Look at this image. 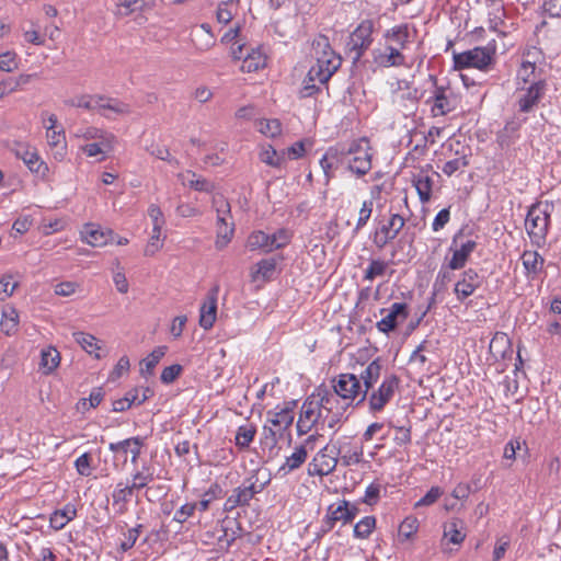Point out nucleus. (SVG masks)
Instances as JSON below:
<instances>
[{
  "mask_svg": "<svg viewBox=\"0 0 561 561\" xmlns=\"http://www.w3.org/2000/svg\"><path fill=\"white\" fill-rule=\"evenodd\" d=\"M343 447H336L335 445H325L320 449L308 463V474L310 477H324L332 473L339 462L337 456L342 454Z\"/></svg>",
  "mask_w": 561,
  "mask_h": 561,
  "instance_id": "4",
  "label": "nucleus"
},
{
  "mask_svg": "<svg viewBox=\"0 0 561 561\" xmlns=\"http://www.w3.org/2000/svg\"><path fill=\"white\" fill-rule=\"evenodd\" d=\"M219 294V286L215 285L207 294L206 300L199 308V325L204 330L213 328L217 319V299Z\"/></svg>",
  "mask_w": 561,
  "mask_h": 561,
  "instance_id": "16",
  "label": "nucleus"
},
{
  "mask_svg": "<svg viewBox=\"0 0 561 561\" xmlns=\"http://www.w3.org/2000/svg\"><path fill=\"white\" fill-rule=\"evenodd\" d=\"M469 164V161L467 159V156L463 154L461 157H458V158H455L453 160H449L447 161L442 171L447 175V176H451L454 173H456L457 171L461 170V169H465L466 167H468Z\"/></svg>",
  "mask_w": 561,
  "mask_h": 561,
  "instance_id": "56",
  "label": "nucleus"
},
{
  "mask_svg": "<svg viewBox=\"0 0 561 561\" xmlns=\"http://www.w3.org/2000/svg\"><path fill=\"white\" fill-rule=\"evenodd\" d=\"M47 142L54 150L55 159L62 160L66 154V137L62 128L46 130Z\"/></svg>",
  "mask_w": 561,
  "mask_h": 561,
  "instance_id": "27",
  "label": "nucleus"
},
{
  "mask_svg": "<svg viewBox=\"0 0 561 561\" xmlns=\"http://www.w3.org/2000/svg\"><path fill=\"white\" fill-rule=\"evenodd\" d=\"M167 351V346H158L146 358H144L140 363L141 374L152 375L154 367L160 362V359L165 355Z\"/></svg>",
  "mask_w": 561,
  "mask_h": 561,
  "instance_id": "36",
  "label": "nucleus"
},
{
  "mask_svg": "<svg viewBox=\"0 0 561 561\" xmlns=\"http://www.w3.org/2000/svg\"><path fill=\"white\" fill-rule=\"evenodd\" d=\"M494 51L489 47H474L462 53L453 54L454 68L461 70L465 68L485 69L493 60Z\"/></svg>",
  "mask_w": 561,
  "mask_h": 561,
  "instance_id": "6",
  "label": "nucleus"
},
{
  "mask_svg": "<svg viewBox=\"0 0 561 561\" xmlns=\"http://www.w3.org/2000/svg\"><path fill=\"white\" fill-rule=\"evenodd\" d=\"M374 62L379 67H401L405 65V57L398 47L388 44L385 48L373 50Z\"/></svg>",
  "mask_w": 561,
  "mask_h": 561,
  "instance_id": "15",
  "label": "nucleus"
},
{
  "mask_svg": "<svg viewBox=\"0 0 561 561\" xmlns=\"http://www.w3.org/2000/svg\"><path fill=\"white\" fill-rule=\"evenodd\" d=\"M312 48L317 64L308 72L311 81L327 83L341 66V58L332 50L329 38L319 36L313 41Z\"/></svg>",
  "mask_w": 561,
  "mask_h": 561,
  "instance_id": "2",
  "label": "nucleus"
},
{
  "mask_svg": "<svg viewBox=\"0 0 561 561\" xmlns=\"http://www.w3.org/2000/svg\"><path fill=\"white\" fill-rule=\"evenodd\" d=\"M455 108V98L451 91L444 88H437L433 96L432 114L443 116Z\"/></svg>",
  "mask_w": 561,
  "mask_h": 561,
  "instance_id": "20",
  "label": "nucleus"
},
{
  "mask_svg": "<svg viewBox=\"0 0 561 561\" xmlns=\"http://www.w3.org/2000/svg\"><path fill=\"white\" fill-rule=\"evenodd\" d=\"M390 263L380 259L370 260L364 273V280L373 282L376 277L383 276Z\"/></svg>",
  "mask_w": 561,
  "mask_h": 561,
  "instance_id": "39",
  "label": "nucleus"
},
{
  "mask_svg": "<svg viewBox=\"0 0 561 561\" xmlns=\"http://www.w3.org/2000/svg\"><path fill=\"white\" fill-rule=\"evenodd\" d=\"M373 207H374L373 199L363 202L362 207L358 213V219H357V222H356V226L354 229L355 232H358L362 228H364L366 226V224L368 222V220L373 214Z\"/></svg>",
  "mask_w": 561,
  "mask_h": 561,
  "instance_id": "55",
  "label": "nucleus"
},
{
  "mask_svg": "<svg viewBox=\"0 0 561 561\" xmlns=\"http://www.w3.org/2000/svg\"><path fill=\"white\" fill-rule=\"evenodd\" d=\"M466 538L465 524L459 518H451L444 525V539L454 545H460Z\"/></svg>",
  "mask_w": 561,
  "mask_h": 561,
  "instance_id": "26",
  "label": "nucleus"
},
{
  "mask_svg": "<svg viewBox=\"0 0 561 561\" xmlns=\"http://www.w3.org/2000/svg\"><path fill=\"white\" fill-rule=\"evenodd\" d=\"M12 150L16 158L23 160L31 172H34L43 178L46 176L48 167L44 161L41 160L35 148H32L27 144L15 142Z\"/></svg>",
  "mask_w": 561,
  "mask_h": 561,
  "instance_id": "11",
  "label": "nucleus"
},
{
  "mask_svg": "<svg viewBox=\"0 0 561 561\" xmlns=\"http://www.w3.org/2000/svg\"><path fill=\"white\" fill-rule=\"evenodd\" d=\"M266 65V56L259 49L248 51L242 60L241 70L243 72H254Z\"/></svg>",
  "mask_w": 561,
  "mask_h": 561,
  "instance_id": "30",
  "label": "nucleus"
},
{
  "mask_svg": "<svg viewBox=\"0 0 561 561\" xmlns=\"http://www.w3.org/2000/svg\"><path fill=\"white\" fill-rule=\"evenodd\" d=\"M181 176L183 184L188 185L191 188L195 191L210 193L215 188V185L210 181L201 175H197L194 172L187 171Z\"/></svg>",
  "mask_w": 561,
  "mask_h": 561,
  "instance_id": "32",
  "label": "nucleus"
},
{
  "mask_svg": "<svg viewBox=\"0 0 561 561\" xmlns=\"http://www.w3.org/2000/svg\"><path fill=\"white\" fill-rule=\"evenodd\" d=\"M133 495L130 490L125 486V483L118 482L112 493L113 505L118 506L117 513L124 514L127 511V502Z\"/></svg>",
  "mask_w": 561,
  "mask_h": 561,
  "instance_id": "37",
  "label": "nucleus"
},
{
  "mask_svg": "<svg viewBox=\"0 0 561 561\" xmlns=\"http://www.w3.org/2000/svg\"><path fill=\"white\" fill-rule=\"evenodd\" d=\"M405 219L399 214H392L389 220L381 225L373 236V242L379 250L383 249L388 243L397 238L403 229Z\"/></svg>",
  "mask_w": 561,
  "mask_h": 561,
  "instance_id": "8",
  "label": "nucleus"
},
{
  "mask_svg": "<svg viewBox=\"0 0 561 561\" xmlns=\"http://www.w3.org/2000/svg\"><path fill=\"white\" fill-rule=\"evenodd\" d=\"M233 225L228 224L227 220L224 222L217 224V239H216V248L221 250L224 249L230 241L233 236Z\"/></svg>",
  "mask_w": 561,
  "mask_h": 561,
  "instance_id": "43",
  "label": "nucleus"
},
{
  "mask_svg": "<svg viewBox=\"0 0 561 561\" xmlns=\"http://www.w3.org/2000/svg\"><path fill=\"white\" fill-rule=\"evenodd\" d=\"M2 331L10 335L18 327V312L14 308L2 311V320L0 322Z\"/></svg>",
  "mask_w": 561,
  "mask_h": 561,
  "instance_id": "50",
  "label": "nucleus"
},
{
  "mask_svg": "<svg viewBox=\"0 0 561 561\" xmlns=\"http://www.w3.org/2000/svg\"><path fill=\"white\" fill-rule=\"evenodd\" d=\"M419 528V523L415 517H407L399 526V536L404 539H410Z\"/></svg>",
  "mask_w": 561,
  "mask_h": 561,
  "instance_id": "60",
  "label": "nucleus"
},
{
  "mask_svg": "<svg viewBox=\"0 0 561 561\" xmlns=\"http://www.w3.org/2000/svg\"><path fill=\"white\" fill-rule=\"evenodd\" d=\"M346 508H347V501L341 500L337 503L331 504L328 510L327 514L331 517V519L335 522H342L343 524H348V519H346Z\"/></svg>",
  "mask_w": 561,
  "mask_h": 561,
  "instance_id": "51",
  "label": "nucleus"
},
{
  "mask_svg": "<svg viewBox=\"0 0 561 561\" xmlns=\"http://www.w3.org/2000/svg\"><path fill=\"white\" fill-rule=\"evenodd\" d=\"M334 392L345 399L355 400L359 398L363 401L364 391L360 388V380L355 374H341L336 380H333Z\"/></svg>",
  "mask_w": 561,
  "mask_h": 561,
  "instance_id": "9",
  "label": "nucleus"
},
{
  "mask_svg": "<svg viewBox=\"0 0 561 561\" xmlns=\"http://www.w3.org/2000/svg\"><path fill=\"white\" fill-rule=\"evenodd\" d=\"M77 517V507L72 503L66 504L62 508L56 510L49 518V525L55 530H61L69 522Z\"/></svg>",
  "mask_w": 561,
  "mask_h": 561,
  "instance_id": "24",
  "label": "nucleus"
},
{
  "mask_svg": "<svg viewBox=\"0 0 561 561\" xmlns=\"http://www.w3.org/2000/svg\"><path fill=\"white\" fill-rule=\"evenodd\" d=\"M308 453L305 446L300 445L295 448L294 453L286 457L284 463L278 468L277 474L285 477L288 473L297 470L307 460Z\"/></svg>",
  "mask_w": 561,
  "mask_h": 561,
  "instance_id": "21",
  "label": "nucleus"
},
{
  "mask_svg": "<svg viewBox=\"0 0 561 561\" xmlns=\"http://www.w3.org/2000/svg\"><path fill=\"white\" fill-rule=\"evenodd\" d=\"M276 268V260L275 259H265L261 260L253 271V278L261 276L263 279H271Z\"/></svg>",
  "mask_w": 561,
  "mask_h": 561,
  "instance_id": "45",
  "label": "nucleus"
},
{
  "mask_svg": "<svg viewBox=\"0 0 561 561\" xmlns=\"http://www.w3.org/2000/svg\"><path fill=\"white\" fill-rule=\"evenodd\" d=\"M297 407L296 401L285 402L283 407L275 409L273 417L268 421H289L293 422L295 417V409Z\"/></svg>",
  "mask_w": 561,
  "mask_h": 561,
  "instance_id": "47",
  "label": "nucleus"
},
{
  "mask_svg": "<svg viewBox=\"0 0 561 561\" xmlns=\"http://www.w3.org/2000/svg\"><path fill=\"white\" fill-rule=\"evenodd\" d=\"M410 25L404 23L396 25L383 33V38L388 43H394L400 50L404 49L410 43Z\"/></svg>",
  "mask_w": 561,
  "mask_h": 561,
  "instance_id": "23",
  "label": "nucleus"
},
{
  "mask_svg": "<svg viewBox=\"0 0 561 561\" xmlns=\"http://www.w3.org/2000/svg\"><path fill=\"white\" fill-rule=\"evenodd\" d=\"M261 445L263 449H268L270 456H273V451L277 448L276 432L267 425H264L263 427ZM274 455H277V451L274 453Z\"/></svg>",
  "mask_w": 561,
  "mask_h": 561,
  "instance_id": "53",
  "label": "nucleus"
},
{
  "mask_svg": "<svg viewBox=\"0 0 561 561\" xmlns=\"http://www.w3.org/2000/svg\"><path fill=\"white\" fill-rule=\"evenodd\" d=\"M60 363V354L55 347H47L41 353V368L45 374L54 371Z\"/></svg>",
  "mask_w": 561,
  "mask_h": 561,
  "instance_id": "35",
  "label": "nucleus"
},
{
  "mask_svg": "<svg viewBox=\"0 0 561 561\" xmlns=\"http://www.w3.org/2000/svg\"><path fill=\"white\" fill-rule=\"evenodd\" d=\"M75 341L82 346V348L89 354H93L100 347L98 346V340L84 332H76L73 333Z\"/></svg>",
  "mask_w": 561,
  "mask_h": 561,
  "instance_id": "52",
  "label": "nucleus"
},
{
  "mask_svg": "<svg viewBox=\"0 0 561 561\" xmlns=\"http://www.w3.org/2000/svg\"><path fill=\"white\" fill-rule=\"evenodd\" d=\"M76 136L79 138H83L84 140H101L103 146H107L108 144H113L114 136L104 131L103 129L96 127H84L77 130Z\"/></svg>",
  "mask_w": 561,
  "mask_h": 561,
  "instance_id": "31",
  "label": "nucleus"
},
{
  "mask_svg": "<svg viewBox=\"0 0 561 561\" xmlns=\"http://www.w3.org/2000/svg\"><path fill=\"white\" fill-rule=\"evenodd\" d=\"M376 527V518L374 516H365L354 526V537L359 539L368 538Z\"/></svg>",
  "mask_w": 561,
  "mask_h": 561,
  "instance_id": "42",
  "label": "nucleus"
},
{
  "mask_svg": "<svg viewBox=\"0 0 561 561\" xmlns=\"http://www.w3.org/2000/svg\"><path fill=\"white\" fill-rule=\"evenodd\" d=\"M442 495H443L442 488H439V486H432L427 491V493L415 503V506L416 507L430 506V505L434 504Z\"/></svg>",
  "mask_w": 561,
  "mask_h": 561,
  "instance_id": "64",
  "label": "nucleus"
},
{
  "mask_svg": "<svg viewBox=\"0 0 561 561\" xmlns=\"http://www.w3.org/2000/svg\"><path fill=\"white\" fill-rule=\"evenodd\" d=\"M523 265L527 275H537L543 267V257L537 251L526 250L522 254Z\"/></svg>",
  "mask_w": 561,
  "mask_h": 561,
  "instance_id": "33",
  "label": "nucleus"
},
{
  "mask_svg": "<svg viewBox=\"0 0 561 561\" xmlns=\"http://www.w3.org/2000/svg\"><path fill=\"white\" fill-rule=\"evenodd\" d=\"M93 111L103 115L106 118L113 117V115H124L130 112L129 106L113 98L104 95H94Z\"/></svg>",
  "mask_w": 561,
  "mask_h": 561,
  "instance_id": "14",
  "label": "nucleus"
},
{
  "mask_svg": "<svg viewBox=\"0 0 561 561\" xmlns=\"http://www.w3.org/2000/svg\"><path fill=\"white\" fill-rule=\"evenodd\" d=\"M19 67L18 56L13 51H5L0 54V70L12 72Z\"/></svg>",
  "mask_w": 561,
  "mask_h": 561,
  "instance_id": "59",
  "label": "nucleus"
},
{
  "mask_svg": "<svg viewBox=\"0 0 561 561\" xmlns=\"http://www.w3.org/2000/svg\"><path fill=\"white\" fill-rule=\"evenodd\" d=\"M256 430L252 425H242L238 428L236 435V445L240 449L248 448L250 443L253 440Z\"/></svg>",
  "mask_w": 561,
  "mask_h": 561,
  "instance_id": "46",
  "label": "nucleus"
},
{
  "mask_svg": "<svg viewBox=\"0 0 561 561\" xmlns=\"http://www.w3.org/2000/svg\"><path fill=\"white\" fill-rule=\"evenodd\" d=\"M477 247V242L474 240H467L465 242L459 243V234H456L453 239L451 248L453 256L448 262V266L450 270H460L462 268L470 254L474 251Z\"/></svg>",
  "mask_w": 561,
  "mask_h": 561,
  "instance_id": "13",
  "label": "nucleus"
},
{
  "mask_svg": "<svg viewBox=\"0 0 561 561\" xmlns=\"http://www.w3.org/2000/svg\"><path fill=\"white\" fill-rule=\"evenodd\" d=\"M519 129V124L511 122L505 125V127L497 134V142L499 145L504 147H510L515 139L517 138V131Z\"/></svg>",
  "mask_w": 561,
  "mask_h": 561,
  "instance_id": "41",
  "label": "nucleus"
},
{
  "mask_svg": "<svg viewBox=\"0 0 561 561\" xmlns=\"http://www.w3.org/2000/svg\"><path fill=\"white\" fill-rule=\"evenodd\" d=\"M161 230L162 228H158V232H152L144 251L146 256L154 255L162 248L163 238H161Z\"/></svg>",
  "mask_w": 561,
  "mask_h": 561,
  "instance_id": "62",
  "label": "nucleus"
},
{
  "mask_svg": "<svg viewBox=\"0 0 561 561\" xmlns=\"http://www.w3.org/2000/svg\"><path fill=\"white\" fill-rule=\"evenodd\" d=\"M197 508V503H186L182 505L174 514L173 520L180 524L185 523L191 516L194 515Z\"/></svg>",
  "mask_w": 561,
  "mask_h": 561,
  "instance_id": "63",
  "label": "nucleus"
},
{
  "mask_svg": "<svg viewBox=\"0 0 561 561\" xmlns=\"http://www.w3.org/2000/svg\"><path fill=\"white\" fill-rule=\"evenodd\" d=\"M129 442L126 439L119 440L117 443H111L110 449L114 454V467L118 470L123 469L128 460V449Z\"/></svg>",
  "mask_w": 561,
  "mask_h": 561,
  "instance_id": "38",
  "label": "nucleus"
},
{
  "mask_svg": "<svg viewBox=\"0 0 561 561\" xmlns=\"http://www.w3.org/2000/svg\"><path fill=\"white\" fill-rule=\"evenodd\" d=\"M260 160L272 168H282L286 162L285 151H276L271 145L263 147L260 152Z\"/></svg>",
  "mask_w": 561,
  "mask_h": 561,
  "instance_id": "34",
  "label": "nucleus"
},
{
  "mask_svg": "<svg viewBox=\"0 0 561 561\" xmlns=\"http://www.w3.org/2000/svg\"><path fill=\"white\" fill-rule=\"evenodd\" d=\"M381 374V364L379 359L370 362L360 373V388L364 391L363 398H366L368 390L377 382Z\"/></svg>",
  "mask_w": 561,
  "mask_h": 561,
  "instance_id": "22",
  "label": "nucleus"
},
{
  "mask_svg": "<svg viewBox=\"0 0 561 561\" xmlns=\"http://www.w3.org/2000/svg\"><path fill=\"white\" fill-rule=\"evenodd\" d=\"M546 93V82L543 80L531 83L518 98V110L523 113H529L538 105Z\"/></svg>",
  "mask_w": 561,
  "mask_h": 561,
  "instance_id": "17",
  "label": "nucleus"
},
{
  "mask_svg": "<svg viewBox=\"0 0 561 561\" xmlns=\"http://www.w3.org/2000/svg\"><path fill=\"white\" fill-rule=\"evenodd\" d=\"M257 131L266 137L274 138L282 133V124L278 119H259L255 123Z\"/></svg>",
  "mask_w": 561,
  "mask_h": 561,
  "instance_id": "40",
  "label": "nucleus"
},
{
  "mask_svg": "<svg viewBox=\"0 0 561 561\" xmlns=\"http://www.w3.org/2000/svg\"><path fill=\"white\" fill-rule=\"evenodd\" d=\"M374 22L371 20L362 21L353 31L347 43L348 54L353 62H357L364 53L373 43Z\"/></svg>",
  "mask_w": 561,
  "mask_h": 561,
  "instance_id": "5",
  "label": "nucleus"
},
{
  "mask_svg": "<svg viewBox=\"0 0 561 561\" xmlns=\"http://www.w3.org/2000/svg\"><path fill=\"white\" fill-rule=\"evenodd\" d=\"M270 242V234L261 230L252 232L248 239L250 250L264 249L265 251H271Z\"/></svg>",
  "mask_w": 561,
  "mask_h": 561,
  "instance_id": "49",
  "label": "nucleus"
},
{
  "mask_svg": "<svg viewBox=\"0 0 561 561\" xmlns=\"http://www.w3.org/2000/svg\"><path fill=\"white\" fill-rule=\"evenodd\" d=\"M224 496V490L218 483H213L209 489L204 493L203 499L197 503V508L201 512H206L213 500Z\"/></svg>",
  "mask_w": 561,
  "mask_h": 561,
  "instance_id": "44",
  "label": "nucleus"
},
{
  "mask_svg": "<svg viewBox=\"0 0 561 561\" xmlns=\"http://www.w3.org/2000/svg\"><path fill=\"white\" fill-rule=\"evenodd\" d=\"M341 152V164L346 165V169L362 178L366 175L373 167L371 148L367 138H359L352 140L350 144H339Z\"/></svg>",
  "mask_w": 561,
  "mask_h": 561,
  "instance_id": "1",
  "label": "nucleus"
},
{
  "mask_svg": "<svg viewBox=\"0 0 561 561\" xmlns=\"http://www.w3.org/2000/svg\"><path fill=\"white\" fill-rule=\"evenodd\" d=\"M413 186L415 187L420 201L425 204L431 201L434 181L431 175L425 172H420L413 176Z\"/></svg>",
  "mask_w": 561,
  "mask_h": 561,
  "instance_id": "25",
  "label": "nucleus"
},
{
  "mask_svg": "<svg viewBox=\"0 0 561 561\" xmlns=\"http://www.w3.org/2000/svg\"><path fill=\"white\" fill-rule=\"evenodd\" d=\"M399 387V378L394 375L383 379L379 388L369 398V407L373 411H380L391 400Z\"/></svg>",
  "mask_w": 561,
  "mask_h": 561,
  "instance_id": "12",
  "label": "nucleus"
},
{
  "mask_svg": "<svg viewBox=\"0 0 561 561\" xmlns=\"http://www.w3.org/2000/svg\"><path fill=\"white\" fill-rule=\"evenodd\" d=\"M270 250L282 249L290 242L291 232L287 229H278L273 234H270Z\"/></svg>",
  "mask_w": 561,
  "mask_h": 561,
  "instance_id": "54",
  "label": "nucleus"
},
{
  "mask_svg": "<svg viewBox=\"0 0 561 561\" xmlns=\"http://www.w3.org/2000/svg\"><path fill=\"white\" fill-rule=\"evenodd\" d=\"M256 492L254 483L236 488L232 494L226 500L224 511L231 512L238 506L248 505Z\"/></svg>",
  "mask_w": 561,
  "mask_h": 561,
  "instance_id": "19",
  "label": "nucleus"
},
{
  "mask_svg": "<svg viewBox=\"0 0 561 561\" xmlns=\"http://www.w3.org/2000/svg\"><path fill=\"white\" fill-rule=\"evenodd\" d=\"M481 276L472 268L465 271L461 278L455 285V295L462 301L471 296L477 288L481 286Z\"/></svg>",
  "mask_w": 561,
  "mask_h": 561,
  "instance_id": "18",
  "label": "nucleus"
},
{
  "mask_svg": "<svg viewBox=\"0 0 561 561\" xmlns=\"http://www.w3.org/2000/svg\"><path fill=\"white\" fill-rule=\"evenodd\" d=\"M141 529H142V525H137L136 527L128 529L124 534L125 539L121 543L122 551H128L129 549H131L135 546L140 533H141Z\"/></svg>",
  "mask_w": 561,
  "mask_h": 561,
  "instance_id": "61",
  "label": "nucleus"
},
{
  "mask_svg": "<svg viewBox=\"0 0 561 561\" xmlns=\"http://www.w3.org/2000/svg\"><path fill=\"white\" fill-rule=\"evenodd\" d=\"M84 241L92 247L105 245L112 239V231H105L92 225L84 229Z\"/></svg>",
  "mask_w": 561,
  "mask_h": 561,
  "instance_id": "29",
  "label": "nucleus"
},
{
  "mask_svg": "<svg viewBox=\"0 0 561 561\" xmlns=\"http://www.w3.org/2000/svg\"><path fill=\"white\" fill-rule=\"evenodd\" d=\"M553 209V203L548 201L538 202L530 206L526 216L525 227L533 240L538 242L546 238Z\"/></svg>",
  "mask_w": 561,
  "mask_h": 561,
  "instance_id": "3",
  "label": "nucleus"
},
{
  "mask_svg": "<svg viewBox=\"0 0 561 561\" xmlns=\"http://www.w3.org/2000/svg\"><path fill=\"white\" fill-rule=\"evenodd\" d=\"M327 403H329V399L324 398L321 392L312 393L302 403L298 421L327 420L330 413Z\"/></svg>",
  "mask_w": 561,
  "mask_h": 561,
  "instance_id": "7",
  "label": "nucleus"
},
{
  "mask_svg": "<svg viewBox=\"0 0 561 561\" xmlns=\"http://www.w3.org/2000/svg\"><path fill=\"white\" fill-rule=\"evenodd\" d=\"M339 163H341V152L340 145L337 144L330 147L320 160V165L324 172L327 182L333 176L332 170L335 169Z\"/></svg>",
  "mask_w": 561,
  "mask_h": 561,
  "instance_id": "28",
  "label": "nucleus"
},
{
  "mask_svg": "<svg viewBox=\"0 0 561 561\" xmlns=\"http://www.w3.org/2000/svg\"><path fill=\"white\" fill-rule=\"evenodd\" d=\"M138 392L139 390H129L124 398L115 400L113 402V410L122 412L129 409L136 402V399H138Z\"/></svg>",
  "mask_w": 561,
  "mask_h": 561,
  "instance_id": "58",
  "label": "nucleus"
},
{
  "mask_svg": "<svg viewBox=\"0 0 561 561\" xmlns=\"http://www.w3.org/2000/svg\"><path fill=\"white\" fill-rule=\"evenodd\" d=\"M66 104L72 107H80L88 111H93L94 95L81 94L76 95L66 101Z\"/></svg>",
  "mask_w": 561,
  "mask_h": 561,
  "instance_id": "57",
  "label": "nucleus"
},
{
  "mask_svg": "<svg viewBox=\"0 0 561 561\" xmlns=\"http://www.w3.org/2000/svg\"><path fill=\"white\" fill-rule=\"evenodd\" d=\"M213 206L217 213V224L228 220L230 217V204L222 195L213 196Z\"/></svg>",
  "mask_w": 561,
  "mask_h": 561,
  "instance_id": "48",
  "label": "nucleus"
},
{
  "mask_svg": "<svg viewBox=\"0 0 561 561\" xmlns=\"http://www.w3.org/2000/svg\"><path fill=\"white\" fill-rule=\"evenodd\" d=\"M386 316L377 322V328L382 333L393 331L400 323L409 317L408 305L405 302H394L388 309H381Z\"/></svg>",
  "mask_w": 561,
  "mask_h": 561,
  "instance_id": "10",
  "label": "nucleus"
}]
</instances>
